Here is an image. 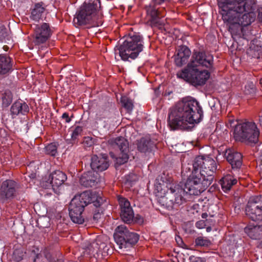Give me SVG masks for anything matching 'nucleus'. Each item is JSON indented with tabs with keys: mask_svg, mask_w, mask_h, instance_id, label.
<instances>
[{
	"mask_svg": "<svg viewBox=\"0 0 262 262\" xmlns=\"http://www.w3.org/2000/svg\"><path fill=\"white\" fill-rule=\"evenodd\" d=\"M255 5L254 0H226L220 5L223 20L231 34H239L243 27L254 21Z\"/></svg>",
	"mask_w": 262,
	"mask_h": 262,
	"instance_id": "f257e3e1",
	"label": "nucleus"
},
{
	"mask_svg": "<svg viewBox=\"0 0 262 262\" xmlns=\"http://www.w3.org/2000/svg\"><path fill=\"white\" fill-rule=\"evenodd\" d=\"M203 111L200 103L192 97L179 100L168 112L167 123L172 130H187L203 119Z\"/></svg>",
	"mask_w": 262,
	"mask_h": 262,
	"instance_id": "f03ea898",
	"label": "nucleus"
},
{
	"mask_svg": "<svg viewBox=\"0 0 262 262\" xmlns=\"http://www.w3.org/2000/svg\"><path fill=\"white\" fill-rule=\"evenodd\" d=\"M157 180V189L158 192L165 194L162 199L168 209H176L191 199L184 188L172 184L171 178H167L165 174Z\"/></svg>",
	"mask_w": 262,
	"mask_h": 262,
	"instance_id": "7ed1b4c3",
	"label": "nucleus"
},
{
	"mask_svg": "<svg viewBox=\"0 0 262 262\" xmlns=\"http://www.w3.org/2000/svg\"><path fill=\"white\" fill-rule=\"evenodd\" d=\"M246 214L251 220L258 223L249 225L244 229L245 233L252 239H260L262 237L261 225L259 224L262 221L261 195H254L249 198L245 209Z\"/></svg>",
	"mask_w": 262,
	"mask_h": 262,
	"instance_id": "20e7f679",
	"label": "nucleus"
},
{
	"mask_svg": "<svg viewBox=\"0 0 262 262\" xmlns=\"http://www.w3.org/2000/svg\"><path fill=\"white\" fill-rule=\"evenodd\" d=\"M96 193L90 190H86L76 194L71 200L69 207V215L75 223L81 224L84 222L82 213L85 207L93 203L96 207L101 205L100 200Z\"/></svg>",
	"mask_w": 262,
	"mask_h": 262,
	"instance_id": "39448f33",
	"label": "nucleus"
},
{
	"mask_svg": "<svg viewBox=\"0 0 262 262\" xmlns=\"http://www.w3.org/2000/svg\"><path fill=\"white\" fill-rule=\"evenodd\" d=\"M144 41L142 36L138 33L130 34L122 43L115 48L116 54L117 51L121 59L129 61V59H135L139 53L143 51Z\"/></svg>",
	"mask_w": 262,
	"mask_h": 262,
	"instance_id": "423d86ee",
	"label": "nucleus"
},
{
	"mask_svg": "<svg viewBox=\"0 0 262 262\" xmlns=\"http://www.w3.org/2000/svg\"><path fill=\"white\" fill-rule=\"evenodd\" d=\"M98 7H100L99 0L96 3H84L77 12L74 18L73 24L75 26L78 27L88 24H91L93 26L101 25V16H97L96 14Z\"/></svg>",
	"mask_w": 262,
	"mask_h": 262,
	"instance_id": "0eeeda50",
	"label": "nucleus"
},
{
	"mask_svg": "<svg viewBox=\"0 0 262 262\" xmlns=\"http://www.w3.org/2000/svg\"><path fill=\"white\" fill-rule=\"evenodd\" d=\"M259 133L254 122L245 121L235 126L233 135L236 141L247 144H255L258 143Z\"/></svg>",
	"mask_w": 262,
	"mask_h": 262,
	"instance_id": "6e6552de",
	"label": "nucleus"
},
{
	"mask_svg": "<svg viewBox=\"0 0 262 262\" xmlns=\"http://www.w3.org/2000/svg\"><path fill=\"white\" fill-rule=\"evenodd\" d=\"M204 177L200 172H194L190 178L187 179L184 188L191 197L200 195L212 183V177L205 178Z\"/></svg>",
	"mask_w": 262,
	"mask_h": 262,
	"instance_id": "1a4fd4ad",
	"label": "nucleus"
},
{
	"mask_svg": "<svg viewBox=\"0 0 262 262\" xmlns=\"http://www.w3.org/2000/svg\"><path fill=\"white\" fill-rule=\"evenodd\" d=\"M114 238L120 249H129L138 243L139 235L130 231L126 226L121 225L115 229Z\"/></svg>",
	"mask_w": 262,
	"mask_h": 262,
	"instance_id": "9d476101",
	"label": "nucleus"
},
{
	"mask_svg": "<svg viewBox=\"0 0 262 262\" xmlns=\"http://www.w3.org/2000/svg\"><path fill=\"white\" fill-rule=\"evenodd\" d=\"M178 78L189 81L194 85H204L210 76L206 70H200L199 68L187 66L177 74Z\"/></svg>",
	"mask_w": 262,
	"mask_h": 262,
	"instance_id": "9b49d317",
	"label": "nucleus"
},
{
	"mask_svg": "<svg viewBox=\"0 0 262 262\" xmlns=\"http://www.w3.org/2000/svg\"><path fill=\"white\" fill-rule=\"evenodd\" d=\"M164 2V0H151L150 4L145 7L146 18L151 27H161L164 24L162 18L165 16L166 11L164 8L158 7Z\"/></svg>",
	"mask_w": 262,
	"mask_h": 262,
	"instance_id": "f8f14e48",
	"label": "nucleus"
},
{
	"mask_svg": "<svg viewBox=\"0 0 262 262\" xmlns=\"http://www.w3.org/2000/svg\"><path fill=\"white\" fill-rule=\"evenodd\" d=\"M118 202L120 207V217L126 224H141L143 223V218L139 214L135 215L129 201L123 197L119 196Z\"/></svg>",
	"mask_w": 262,
	"mask_h": 262,
	"instance_id": "ddd939ff",
	"label": "nucleus"
},
{
	"mask_svg": "<svg viewBox=\"0 0 262 262\" xmlns=\"http://www.w3.org/2000/svg\"><path fill=\"white\" fill-rule=\"evenodd\" d=\"M213 56L202 50H194L190 62L187 66L192 68H205L209 70L213 67Z\"/></svg>",
	"mask_w": 262,
	"mask_h": 262,
	"instance_id": "4468645a",
	"label": "nucleus"
},
{
	"mask_svg": "<svg viewBox=\"0 0 262 262\" xmlns=\"http://www.w3.org/2000/svg\"><path fill=\"white\" fill-rule=\"evenodd\" d=\"M108 143L114 148L119 149V152L117 155L112 156L115 158L116 163L122 165L126 163L129 158L128 141L122 137H118L109 140Z\"/></svg>",
	"mask_w": 262,
	"mask_h": 262,
	"instance_id": "2eb2a0df",
	"label": "nucleus"
},
{
	"mask_svg": "<svg viewBox=\"0 0 262 262\" xmlns=\"http://www.w3.org/2000/svg\"><path fill=\"white\" fill-rule=\"evenodd\" d=\"M18 186L14 180L8 179L0 185V203L7 204L17 196Z\"/></svg>",
	"mask_w": 262,
	"mask_h": 262,
	"instance_id": "dca6fc26",
	"label": "nucleus"
},
{
	"mask_svg": "<svg viewBox=\"0 0 262 262\" xmlns=\"http://www.w3.org/2000/svg\"><path fill=\"white\" fill-rule=\"evenodd\" d=\"M196 166H198L199 172L204 175V178H212L213 180V173L217 169L216 163L215 160L209 157L204 158L202 156L196 157Z\"/></svg>",
	"mask_w": 262,
	"mask_h": 262,
	"instance_id": "f3484780",
	"label": "nucleus"
},
{
	"mask_svg": "<svg viewBox=\"0 0 262 262\" xmlns=\"http://www.w3.org/2000/svg\"><path fill=\"white\" fill-rule=\"evenodd\" d=\"M53 31L49 24L42 23L36 25L33 35V42L35 45L45 43L51 37Z\"/></svg>",
	"mask_w": 262,
	"mask_h": 262,
	"instance_id": "a211bd4d",
	"label": "nucleus"
},
{
	"mask_svg": "<svg viewBox=\"0 0 262 262\" xmlns=\"http://www.w3.org/2000/svg\"><path fill=\"white\" fill-rule=\"evenodd\" d=\"M67 180V176L62 171L55 170L49 176L48 181L43 186L46 188L51 187L56 193L59 192V189Z\"/></svg>",
	"mask_w": 262,
	"mask_h": 262,
	"instance_id": "6ab92c4d",
	"label": "nucleus"
},
{
	"mask_svg": "<svg viewBox=\"0 0 262 262\" xmlns=\"http://www.w3.org/2000/svg\"><path fill=\"white\" fill-rule=\"evenodd\" d=\"M109 160L107 156L93 155L91 158L90 166L93 171L101 172L106 170L109 167Z\"/></svg>",
	"mask_w": 262,
	"mask_h": 262,
	"instance_id": "aec40b11",
	"label": "nucleus"
},
{
	"mask_svg": "<svg viewBox=\"0 0 262 262\" xmlns=\"http://www.w3.org/2000/svg\"><path fill=\"white\" fill-rule=\"evenodd\" d=\"M141 153H149L156 147V143L149 137H144L137 140L133 144Z\"/></svg>",
	"mask_w": 262,
	"mask_h": 262,
	"instance_id": "412c9836",
	"label": "nucleus"
},
{
	"mask_svg": "<svg viewBox=\"0 0 262 262\" xmlns=\"http://www.w3.org/2000/svg\"><path fill=\"white\" fill-rule=\"evenodd\" d=\"M79 182L85 187H96L100 182V176L97 172L88 171L81 176Z\"/></svg>",
	"mask_w": 262,
	"mask_h": 262,
	"instance_id": "4be33fe9",
	"label": "nucleus"
},
{
	"mask_svg": "<svg viewBox=\"0 0 262 262\" xmlns=\"http://www.w3.org/2000/svg\"><path fill=\"white\" fill-rule=\"evenodd\" d=\"M191 55L190 49L186 46L179 47L174 55L175 64L181 67L185 64Z\"/></svg>",
	"mask_w": 262,
	"mask_h": 262,
	"instance_id": "5701e85b",
	"label": "nucleus"
},
{
	"mask_svg": "<svg viewBox=\"0 0 262 262\" xmlns=\"http://www.w3.org/2000/svg\"><path fill=\"white\" fill-rule=\"evenodd\" d=\"M224 157L231 164L233 169H239L242 164V156L240 152L232 149H226Z\"/></svg>",
	"mask_w": 262,
	"mask_h": 262,
	"instance_id": "b1692460",
	"label": "nucleus"
},
{
	"mask_svg": "<svg viewBox=\"0 0 262 262\" xmlns=\"http://www.w3.org/2000/svg\"><path fill=\"white\" fill-rule=\"evenodd\" d=\"M13 60L6 54H0V75L8 74L13 71Z\"/></svg>",
	"mask_w": 262,
	"mask_h": 262,
	"instance_id": "393cba45",
	"label": "nucleus"
},
{
	"mask_svg": "<svg viewBox=\"0 0 262 262\" xmlns=\"http://www.w3.org/2000/svg\"><path fill=\"white\" fill-rule=\"evenodd\" d=\"M29 111L27 104L18 100L14 102L10 108V113L13 118L19 114L25 115Z\"/></svg>",
	"mask_w": 262,
	"mask_h": 262,
	"instance_id": "a878e982",
	"label": "nucleus"
},
{
	"mask_svg": "<svg viewBox=\"0 0 262 262\" xmlns=\"http://www.w3.org/2000/svg\"><path fill=\"white\" fill-rule=\"evenodd\" d=\"M196 158L192 163H183L182 164L181 174L184 179L189 178L194 172H199L198 166H196Z\"/></svg>",
	"mask_w": 262,
	"mask_h": 262,
	"instance_id": "bb28decb",
	"label": "nucleus"
},
{
	"mask_svg": "<svg viewBox=\"0 0 262 262\" xmlns=\"http://www.w3.org/2000/svg\"><path fill=\"white\" fill-rule=\"evenodd\" d=\"M46 10L45 4L41 2L36 3L31 10L30 18L35 21H39Z\"/></svg>",
	"mask_w": 262,
	"mask_h": 262,
	"instance_id": "cd10ccee",
	"label": "nucleus"
},
{
	"mask_svg": "<svg viewBox=\"0 0 262 262\" xmlns=\"http://www.w3.org/2000/svg\"><path fill=\"white\" fill-rule=\"evenodd\" d=\"M237 181L231 175L228 174L223 177L221 180V186L223 190L227 192L232 186L236 184Z\"/></svg>",
	"mask_w": 262,
	"mask_h": 262,
	"instance_id": "c85d7f7f",
	"label": "nucleus"
},
{
	"mask_svg": "<svg viewBox=\"0 0 262 262\" xmlns=\"http://www.w3.org/2000/svg\"><path fill=\"white\" fill-rule=\"evenodd\" d=\"M2 105L4 107H7L10 105L13 100V94L9 90H6L2 95Z\"/></svg>",
	"mask_w": 262,
	"mask_h": 262,
	"instance_id": "c756f323",
	"label": "nucleus"
},
{
	"mask_svg": "<svg viewBox=\"0 0 262 262\" xmlns=\"http://www.w3.org/2000/svg\"><path fill=\"white\" fill-rule=\"evenodd\" d=\"M194 243L196 247H208L211 244V242L206 237L199 236L195 239Z\"/></svg>",
	"mask_w": 262,
	"mask_h": 262,
	"instance_id": "7c9ffc66",
	"label": "nucleus"
},
{
	"mask_svg": "<svg viewBox=\"0 0 262 262\" xmlns=\"http://www.w3.org/2000/svg\"><path fill=\"white\" fill-rule=\"evenodd\" d=\"M121 102L122 106L128 112L132 111L134 105L131 99H129L127 97H122L121 99Z\"/></svg>",
	"mask_w": 262,
	"mask_h": 262,
	"instance_id": "2f4dec72",
	"label": "nucleus"
},
{
	"mask_svg": "<svg viewBox=\"0 0 262 262\" xmlns=\"http://www.w3.org/2000/svg\"><path fill=\"white\" fill-rule=\"evenodd\" d=\"M39 249L36 248V250L32 251V256L33 257V262H44L43 258L41 253H38Z\"/></svg>",
	"mask_w": 262,
	"mask_h": 262,
	"instance_id": "473e14b6",
	"label": "nucleus"
},
{
	"mask_svg": "<svg viewBox=\"0 0 262 262\" xmlns=\"http://www.w3.org/2000/svg\"><path fill=\"white\" fill-rule=\"evenodd\" d=\"M46 152L47 154L51 156H55L57 152V147L54 143L48 144L45 147Z\"/></svg>",
	"mask_w": 262,
	"mask_h": 262,
	"instance_id": "72a5a7b5",
	"label": "nucleus"
},
{
	"mask_svg": "<svg viewBox=\"0 0 262 262\" xmlns=\"http://www.w3.org/2000/svg\"><path fill=\"white\" fill-rule=\"evenodd\" d=\"M83 129L81 126H77L75 127L74 130L72 132V134L71 135V138L73 141L76 140L78 137L81 135Z\"/></svg>",
	"mask_w": 262,
	"mask_h": 262,
	"instance_id": "f704fd0d",
	"label": "nucleus"
},
{
	"mask_svg": "<svg viewBox=\"0 0 262 262\" xmlns=\"http://www.w3.org/2000/svg\"><path fill=\"white\" fill-rule=\"evenodd\" d=\"M245 93L246 94H252L255 93V88L254 85L251 83L245 85Z\"/></svg>",
	"mask_w": 262,
	"mask_h": 262,
	"instance_id": "c9c22d12",
	"label": "nucleus"
},
{
	"mask_svg": "<svg viewBox=\"0 0 262 262\" xmlns=\"http://www.w3.org/2000/svg\"><path fill=\"white\" fill-rule=\"evenodd\" d=\"M7 36L6 28L3 26H0V41H3Z\"/></svg>",
	"mask_w": 262,
	"mask_h": 262,
	"instance_id": "e433bc0d",
	"label": "nucleus"
},
{
	"mask_svg": "<svg viewBox=\"0 0 262 262\" xmlns=\"http://www.w3.org/2000/svg\"><path fill=\"white\" fill-rule=\"evenodd\" d=\"M137 176L134 174H131L126 177V182L132 185L136 181Z\"/></svg>",
	"mask_w": 262,
	"mask_h": 262,
	"instance_id": "4c0bfd02",
	"label": "nucleus"
},
{
	"mask_svg": "<svg viewBox=\"0 0 262 262\" xmlns=\"http://www.w3.org/2000/svg\"><path fill=\"white\" fill-rule=\"evenodd\" d=\"M175 240H176V242H177V244L179 246L183 247V246L184 245V244L182 240V238L180 236H179V235L176 236Z\"/></svg>",
	"mask_w": 262,
	"mask_h": 262,
	"instance_id": "58836bf2",
	"label": "nucleus"
},
{
	"mask_svg": "<svg viewBox=\"0 0 262 262\" xmlns=\"http://www.w3.org/2000/svg\"><path fill=\"white\" fill-rule=\"evenodd\" d=\"M190 262H205V260L199 257H191L190 258Z\"/></svg>",
	"mask_w": 262,
	"mask_h": 262,
	"instance_id": "ea45409f",
	"label": "nucleus"
},
{
	"mask_svg": "<svg viewBox=\"0 0 262 262\" xmlns=\"http://www.w3.org/2000/svg\"><path fill=\"white\" fill-rule=\"evenodd\" d=\"M61 118L65 119L66 123H69L71 121V119L69 117V114L67 112H65L62 114Z\"/></svg>",
	"mask_w": 262,
	"mask_h": 262,
	"instance_id": "a19ab883",
	"label": "nucleus"
},
{
	"mask_svg": "<svg viewBox=\"0 0 262 262\" xmlns=\"http://www.w3.org/2000/svg\"><path fill=\"white\" fill-rule=\"evenodd\" d=\"M195 226L197 228L202 229L205 227V224L203 221H200L196 223Z\"/></svg>",
	"mask_w": 262,
	"mask_h": 262,
	"instance_id": "79ce46f5",
	"label": "nucleus"
},
{
	"mask_svg": "<svg viewBox=\"0 0 262 262\" xmlns=\"http://www.w3.org/2000/svg\"><path fill=\"white\" fill-rule=\"evenodd\" d=\"M100 217H101V214L98 212L95 213L93 214V218L94 221H98V219H100Z\"/></svg>",
	"mask_w": 262,
	"mask_h": 262,
	"instance_id": "37998d69",
	"label": "nucleus"
},
{
	"mask_svg": "<svg viewBox=\"0 0 262 262\" xmlns=\"http://www.w3.org/2000/svg\"><path fill=\"white\" fill-rule=\"evenodd\" d=\"M49 261L50 262H61L60 260L57 259V260H56L54 258H51Z\"/></svg>",
	"mask_w": 262,
	"mask_h": 262,
	"instance_id": "c03bdc74",
	"label": "nucleus"
},
{
	"mask_svg": "<svg viewBox=\"0 0 262 262\" xmlns=\"http://www.w3.org/2000/svg\"><path fill=\"white\" fill-rule=\"evenodd\" d=\"M207 216H208V215H207V214L206 213H202V217L203 219H205V218H206V217H207Z\"/></svg>",
	"mask_w": 262,
	"mask_h": 262,
	"instance_id": "a18cd8bd",
	"label": "nucleus"
},
{
	"mask_svg": "<svg viewBox=\"0 0 262 262\" xmlns=\"http://www.w3.org/2000/svg\"><path fill=\"white\" fill-rule=\"evenodd\" d=\"M99 252H99H97L96 253L94 254V256L97 258H99Z\"/></svg>",
	"mask_w": 262,
	"mask_h": 262,
	"instance_id": "49530a36",
	"label": "nucleus"
},
{
	"mask_svg": "<svg viewBox=\"0 0 262 262\" xmlns=\"http://www.w3.org/2000/svg\"><path fill=\"white\" fill-rule=\"evenodd\" d=\"M258 162L259 163V166H260L262 165V160L261 159H258Z\"/></svg>",
	"mask_w": 262,
	"mask_h": 262,
	"instance_id": "de8ad7c7",
	"label": "nucleus"
},
{
	"mask_svg": "<svg viewBox=\"0 0 262 262\" xmlns=\"http://www.w3.org/2000/svg\"><path fill=\"white\" fill-rule=\"evenodd\" d=\"M261 14H260V12H259V13H258V19H259V21H260V19H261Z\"/></svg>",
	"mask_w": 262,
	"mask_h": 262,
	"instance_id": "09e8293b",
	"label": "nucleus"
},
{
	"mask_svg": "<svg viewBox=\"0 0 262 262\" xmlns=\"http://www.w3.org/2000/svg\"><path fill=\"white\" fill-rule=\"evenodd\" d=\"M259 83L262 84V78L259 79Z\"/></svg>",
	"mask_w": 262,
	"mask_h": 262,
	"instance_id": "8fccbe9b",
	"label": "nucleus"
},
{
	"mask_svg": "<svg viewBox=\"0 0 262 262\" xmlns=\"http://www.w3.org/2000/svg\"><path fill=\"white\" fill-rule=\"evenodd\" d=\"M257 58H260V55L258 53V56L256 57Z\"/></svg>",
	"mask_w": 262,
	"mask_h": 262,
	"instance_id": "3c124183",
	"label": "nucleus"
},
{
	"mask_svg": "<svg viewBox=\"0 0 262 262\" xmlns=\"http://www.w3.org/2000/svg\"><path fill=\"white\" fill-rule=\"evenodd\" d=\"M259 122H260V121H261V119L260 118H259Z\"/></svg>",
	"mask_w": 262,
	"mask_h": 262,
	"instance_id": "603ef678",
	"label": "nucleus"
}]
</instances>
